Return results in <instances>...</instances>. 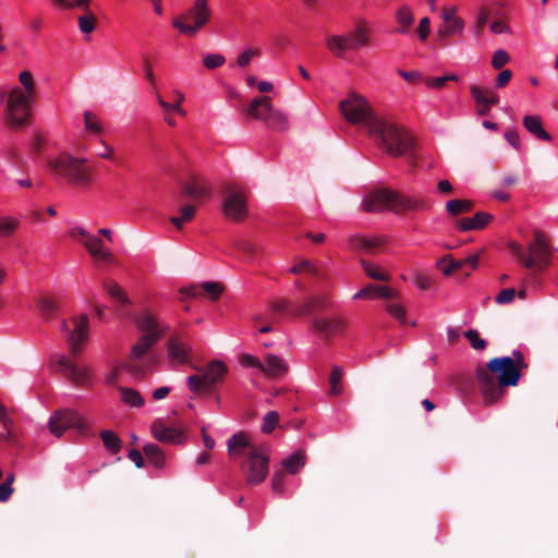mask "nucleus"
I'll return each instance as SVG.
<instances>
[{
  "instance_id": "nucleus-1",
  "label": "nucleus",
  "mask_w": 558,
  "mask_h": 558,
  "mask_svg": "<svg viewBox=\"0 0 558 558\" xmlns=\"http://www.w3.org/2000/svg\"><path fill=\"white\" fill-rule=\"evenodd\" d=\"M477 380L486 404L497 402L504 387L515 386L521 377V371L512 365L508 356L490 360L485 368L477 369Z\"/></svg>"
},
{
  "instance_id": "nucleus-2",
  "label": "nucleus",
  "mask_w": 558,
  "mask_h": 558,
  "mask_svg": "<svg viewBox=\"0 0 558 558\" xmlns=\"http://www.w3.org/2000/svg\"><path fill=\"white\" fill-rule=\"evenodd\" d=\"M367 133L378 147L393 157L405 154L412 146V137L405 129L380 116L373 120Z\"/></svg>"
},
{
  "instance_id": "nucleus-3",
  "label": "nucleus",
  "mask_w": 558,
  "mask_h": 558,
  "mask_svg": "<svg viewBox=\"0 0 558 558\" xmlns=\"http://www.w3.org/2000/svg\"><path fill=\"white\" fill-rule=\"evenodd\" d=\"M0 101L5 105L7 121L13 128H21L31 117L35 98L22 93L20 86L15 85L8 93L0 94Z\"/></svg>"
},
{
  "instance_id": "nucleus-4",
  "label": "nucleus",
  "mask_w": 558,
  "mask_h": 558,
  "mask_svg": "<svg viewBox=\"0 0 558 558\" xmlns=\"http://www.w3.org/2000/svg\"><path fill=\"white\" fill-rule=\"evenodd\" d=\"M86 162L85 157L63 155L53 159L50 167L57 175L66 179L70 183L87 186L93 181V170L85 165Z\"/></svg>"
},
{
  "instance_id": "nucleus-5",
  "label": "nucleus",
  "mask_w": 558,
  "mask_h": 558,
  "mask_svg": "<svg viewBox=\"0 0 558 558\" xmlns=\"http://www.w3.org/2000/svg\"><path fill=\"white\" fill-rule=\"evenodd\" d=\"M211 16V9L208 0H194L192 7L177 19L172 25L181 34L195 36L199 29L208 24Z\"/></svg>"
},
{
  "instance_id": "nucleus-6",
  "label": "nucleus",
  "mask_w": 558,
  "mask_h": 558,
  "mask_svg": "<svg viewBox=\"0 0 558 558\" xmlns=\"http://www.w3.org/2000/svg\"><path fill=\"white\" fill-rule=\"evenodd\" d=\"M239 363L242 367L254 368L270 378H281L289 372L288 362L280 355L268 353L264 362L251 353H242L239 356Z\"/></svg>"
},
{
  "instance_id": "nucleus-7",
  "label": "nucleus",
  "mask_w": 558,
  "mask_h": 558,
  "mask_svg": "<svg viewBox=\"0 0 558 558\" xmlns=\"http://www.w3.org/2000/svg\"><path fill=\"white\" fill-rule=\"evenodd\" d=\"M340 109L350 123L361 124L366 131L371 128L373 120L378 118V114L372 110L368 101L355 93H351L340 102Z\"/></svg>"
},
{
  "instance_id": "nucleus-8",
  "label": "nucleus",
  "mask_w": 558,
  "mask_h": 558,
  "mask_svg": "<svg viewBox=\"0 0 558 558\" xmlns=\"http://www.w3.org/2000/svg\"><path fill=\"white\" fill-rule=\"evenodd\" d=\"M60 330L64 333L71 354L78 355L88 339L89 318L86 314L73 318V329H70L69 324L63 319L60 323Z\"/></svg>"
},
{
  "instance_id": "nucleus-9",
  "label": "nucleus",
  "mask_w": 558,
  "mask_h": 558,
  "mask_svg": "<svg viewBox=\"0 0 558 558\" xmlns=\"http://www.w3.org/2000/svg\"><path fill=\"white\" fill-rule=\"evenodd\" d=\"M529 254L525 255L523 266L526 268H537L544 270L551 263L553 250L546 235L536 231L534 240L529 244Z\"/></svg>"
},
{
  "instance_id": "nucleus-10",
  "label": "nucleus",
  "mask_w": 558,
  "mask_h": 558,
  "mask_svg": "<svg viewBox=\"0 0 558 558\" xmlns=\"http://www.w3.org/2000/svg\"><path fill=\"white\" fill-rule=\"evenodd\" d=\"M226 218L241 221L248 215L247 195L240 186H229L221 206Z\"/></svg>"
},
{
  "instance_id": "nucleus-11",
  "label": "nucleus",
  "mask_w": 558,
  "mask_h": 558,
  "mask_svg": "<svg viewBox=\"0 0 558 558\" xmlns=\"http://www.w3.org/2000/svg\"><path fill=\"white\" fill-rule=\"evenodd\" d=\"M50 433L60 438L68 429L83 432L85 424L80 413L71 409H61L54 411L48 421Z\"/></svg>"
},
{
  "instance_id": "nucleus-12",
  "label": "nucleus",
  "mask_w": 558,
  "mask_h": 558,
  "mask_svg": "<svg viewBox=\"0 0 558 558\" xmlns=\"http://www.w3.org/2000/svg\"><path fill=\"white\" fill-rule=\"evenodd\" d=\"M269 453L266 447L252 448L247 452L246 482L250 485H258L265 481L269 468Z\"/></svg>"
},
{
  "instance_id": "nucleus-13",
  "label": "nucleus",
  "mask_w": 558,
  "mask_h": 558,
  "mask_svg": "<svg viewBox=\"0 0 558 558\" xmlns=\"http://www.w3.org/2000/svg\"><path fill=\"white\" fill-rule=\"evenodd\" d=\"M167 359L178 365L190 363L193 345L185 332H173L166 344Z\"/></svg>"
},
{
  "instance_id": "nucleus-14",
  "label": "nucleus",
  "mask_w": 558,
  "mask_h": 558,
  "mask_svg": "<svg viewBox=\"0 0 558 558\" xmlns=\"http://www.w3.org/2000/svg\"><path fill=\"white\" fill-rule=\"evenodd\" d=\"M50 364L56 372L63 374L75 384H86L90 377V371L87 366L74 364L63 354L53 355Z\"/></svg>"
},
{
  "instance_id": "nucleus-15",
  "label": "nucleus",
  "mask_w": 558,
  "mask_h": 558,
  "mask_svg": "<svg viewBox=\"0 0 558 558\" xmlns=\"http://www.w3.org/2000/svg\"><path fill=\"white\" fill-rule=\"evenodd\" d=\"M133 320L136 329L141 331L142 335H148L153 338L156 337V341H159L169 330V325L158 319L148 310H143Z\"/></svg>"
},
{
  "instance_id": "nucleus-16",
  "label": "nucleus",
  "mask_w": 558,
  "mask_h": 558,
  "mask_svg": "<svg viewBox=\"0 0 558 558\" xmlns=\"http://www.w3.org/2000/svg\"><path fill=\"white\" fill-rule=\"evenodd\" d=\"M397 193L389 190H377L367 194L362 206L365 211L375 213L396 208Z\"/></svg>"
},
{
  "instance_id": "nucleus-17",
  "label": "nucleus",
  "mask_w": 558,
  "mask_h": 558,
  "mask_svg": "<svg viewBox=\"0 0 558 558\" xmlns=\"http://www.w3.org/2000/svg\"><path fill=\"white\" fill-rule=\"evenodd\" d=\"M441 17L445 25L438 28V35L441 37L461 35L464 31V21L458 15L456 5L445 7L441 11Z\"/></svg>"
},
{
  "instance_id": "nucleus-18",
  "label": "nucleus",
  "mask_w": 558,
  "mask_h": 558,
  "mask_svg": "<svg viewBox=\"0 0 558 558\" xmlns=\"http://www.w3.org/2000/svg\"><path fill=\"white\" fill-rule=\"evenodd\" d=\"M150 430L154 437L160 442L180 445L185 440L182 430L166 425L161 418L151 423Z\"/></svg>"
},
{
  "instance_id": "nucleus-19",
  "label": "nucleus",
  "mask_w": 558,
  "mask_h": 558,
  "mask_svg": "<svg viewBox=\"0 0 558 558\" xmlns=\"http://www.w3.org/2000/svg\"><path fill=\"white\" fill-rule=\"evenodd\" d=\"M344 322L338 316H319L313 320V329L325 338L342 332Z\"/></svg>"
},
{
  "instance_id": "nucleus-20",
  "label": "nucleus",
  "mask_w": 558,
  "mask_h": 558,
  "mask_svg": "<svg viewBox=\"0 0 558 558\" xmlns=\"http://www.w3.org/2000/svg\"><path fill=\"white\" fill-rule=\"evenodd\" d=\"M272 107L274 106L268 96L256 97L251 101L247 108V113L254 119L265 123L271 113Z\"/></svg>"
},
{
  "instance_id": "nucleus-21",
  "label": "nucleus",
  "mask_w": 558,
  "mask_h": 558,
  "mask_svg": "<svg viewBox=\"0 0 558 558\" xmlns=\"http://www.w3.org/2000/svg\"><path fill=\"white\" fill-rule=\"evenodd\" d=\"M428 207V203L418 196L397 194L396 213L401 210H427Z\"/></svg>"
},
{
  "instance_id": "nucleus-22",
  "label": "nucleus",
  "mask_w": 558,
  "mask_h": 558,
  "mask_svg": "<svg viewBox=\"0 0 558 558\" xmlns=\"http://www.w3.org/2000/svg\"><path fill=\"white\" fill-rule=\"evenodd\" d=\"M82 244L90 255L100 260L109 262L112 257L110 251L105 247L104 241L97 235L89 234Z\"/></svg>"
},
{
  "instance_id": "nucleus-23",
  "label": "nucleus",
  "mask_w": 558,
  "mask_h": 558,
  "mask_svg": "<svg viewBox=\"0 0 558 558\" xmlns=\"http://www.w3.org/2000/svg\"><path fill=\"white\" fill-rule=\"evenodd\" d=\"M326 47L337 58H343L347 51L352 50L350 38L345 34L327 36Z\"/></svg>"
},
{
  "instance_id": "nucleus-24",
  "label": "nucleus",
  "mask_w": 558,
  "mask_h": 558,
  "mask_svg": "<svg viewBox=\"0 0 558 558\" xmlns=\"http://www.w3.org/2000/svg\"><path fill=\"white\" fill-rule=\"evenodd\" d=\"M157 342L156 337L153 338L148 335H141L131 348L130 359L134 361H142Z\"/></svg>"
},
{
  "instance_id": "nucleus-25",
  "label": "nucleus",
  "mask_w": 558,
  "mask_h": 558,
  "mask_svg": "<svg viewBox=\"0 0 558 558\" xmlns=\"http://www.w3.org/2000/svg\"><path fill=\"white\" fill-rule=\"evenodd\" d=\"M227 446L229 453L233 457L244 456L247 449L251 451L252 448H255L251 446L248 436L244 433L234 434L228 439Z\"/></svg>"
},
{
  "instance_id": "nucleus-26",
  "label": "nucleus",
  "mask_w": 558,
  "mask_h": 558,
  "mask_svg": "<svg viewBox=\"0 0 558 558\" xmlns=\"http://www.w3.org/2000/svg\"><path fill=\"white\" fill-rule=\"evenodd\" d=\"M184 193L195 199L203 198L210 194V184L205 179L191 178L184 185Z\"/></svg>"
},
{
  "instance_id": "nucleus-27",
  "label": "nucleus",
  "mask_w": 558,
  "mask_h": 558,
  "mask_svg": "<svg viewBox=\"0 0 558 558\" xmlns=\"http://www.w3.org/2000/svg\"><path fill=\"white\" fill-rule=\"evenodd\" d=\"M492 219H493L492 215H489L487 213L480 211V213L475 214L473 217L464 218V219L460 220L457 225V228L460 231L478 230V229H483L484 227H486L492 221Z\"/></svg>"
},
{
  "instance_id": "nucleus-28",
  "label": "nucleus",
  "mask_w": 558,
  "mask_h": 558,
  "mask_svg": "<svg viewBox=\"0 0 558 558\" xmlns=\"http://www.w3.org/2000/svg\"><path fill=\"white\" fill-rule=\"evenodd\" d=\"M227 374V366L222 361L214 360L204 369L203 375L207 386L221 381Z\"/></svg>"
},
{
  "instance_id": "nucleus-29",
  "label": "nucleus",
  "mask_w": 558,
  "mask_h": 558,
  "mask_svg": "<svg viewBox=\"0 0 558 558\" xmlns=\"http://www.w3.org/2000/svg\"><path fill=\"white\" fill-rule=\"evenodd\" d=\"M524 128L536 138L545 142H550L551 136L543 128L542 119L536 114H526L523 118Z\"/></svg>"
},
{
  "instance_id": "nucleus-30",
  "label": "nucleus",
  "mask_w": 558,
  "mask_h": 558,
  "mask_svg": "<svg viewBox=\"0 0 558 558\" xmlns=\"http://www.w3.org/2000/svg\"><path fill=\"white\" fill-rule=\"evenodd\" d=\"M349 243L352 248L361 250L365 253H373L381 244V239L378 236L355 234L350 236Z\"/></svg>"
},
{
  "instance_id": "nucleus-31",
  "label": "nucleus",
  "mask_w": 558,
  "mask_h": 558,
  "mask_svg": "<svg viewBox=\"0 0 558 558\" xmlns=\"http://www.w3.org/2000/svg\"><path fill=\"white\" fill-rule=\"evenodd\" d=\"M265 125L270 130L284 132L289 129L290 123L288 116L282 110L272 107L271 113L267 118Z\"/></svg>"
},
{
  "instance_id": "nucleus-32",
  "label": "nucleus",
  "mask_w": 558,
  "mask_h": 558,
  "mask_svg": "<svg viewBox=\"0 0 558 558\" xmlns=\"http://www.w3.org/2000/svg\"><path fill=\"white\" fill-rule=\"evenodd\" d=\"M396 20L400 25L397 32L399 34H408L414 22V14L411 8L407 4L401 5L396 12Z\"/></svg>"
},
{
  "instance_id": "nucleus-33",
  "label": "nucleus",
  "mask_w": 558,
  "mask_h": 558,
  "mask_svg": "<svg viewBox=\"0 0 558 558\" xmlns=\"http://www.w3.org/2000/svg\"><path fill=\"white\" fill-rule=\"evenodd\" d=\"M121 371L130 372L136 376H142L143 371L129 363H123L112 367L105 377V383L109 386H114L118 383Z\"/></svg>"
},
{
  "instance_id": "nucleus-34",
  "label": "nucleus",
  "mask_w": 558,
  "mask_h": 558,
  "mask_svg": "<svg viewBox=\"0 0 558 558\" xmlns=\"http://www.w3.org/2000/svg\"><path fill=\"white\" fill-rule=\"evenodd\" d=\"M345 36L350 38L352 50L365 47L371 41L369 32L361 25H356L355 28L351 33L345 34Z\"/></svg>"
},
{
  "instance_id": "nucleus-35",
  "label": "nucleus",
  "mask_w": 558,
  "mask_h": 558,
  "mask_svg": "<svg viewBox=\"0 0 558 558\" xmlns=\"http://www.w3.org/2000/svg\"><path fill=\"white\" fill-rule=\"evenodd\" d=\"M472 98L477 105L489 107L496 105L499 101V97L493 92H484L478 86L472 85L470 88Z\"/></svg>"
},
{
  "instance_id": "nucleus-36",
  "label": "nucleus",
  "mask_w": 558,
  "mask_h": 558,
  "mask_svg": "<svg viewBox=\"0 0 558 558\" xmlns=\"http://www.w3.org/2000/svg\"><path fill=\"white\" fill-rule=\"evenodd\" d=\"M144 454L149 463L160 469L165 464V456L160 447L156 444H146L143 448Z\"/></svg>"
},
{
  "instance_id": "nucleus-37",
  "label": "nucleus",
  "mask_w": 558,
  "mask_h": 558,
  "mask_svg": "<svg viewBox=\"0 0 558 558\" xmlns=\"http://www.w3.org/2000/svg\"><path fill=\"white\" fill-rule=\"evenodd\" d=\"M84 129L89 135H99L104 132L101 120L92 111L84 112Z\"/></svg>"
},
{
  "instance_id": "nucleus-38",
  "label": "nucleus",
  "mask_w": 558,
  "mask_h": 558,
  "mask_svg": "<svg viewBox=\"0 0 558 558\" xmlns=\"http://www.w3.org/2000/svg\"><path fill=\"white\" fill-rule=\"evenodd\" d=\"M282 466L290 474L298 473L305 464L304 453L295 451L281 462Z\"/></svg>"
},
{
  "instance_id": "nucleus-39",
  "label": "nucleus",
  "mask_w": 558,
  "mask_h": 558,
  "mask_svg": "<svg viewBox=\"0 0 558 558\" xmlns=\"http://www.w3.org/2000/svg\"><path fill=\"white\" fill-rule=\"evenodd\" d=\"M20 219L12 216H0V236L9 238L20 227Z\"/></svg>"
},
{
  "instance_id": "nucleus-40",
  "label": "nucleus",
  "mask_w": 558,
  "mask_h": 558,
  "mask_svg": "<svg viewBox=\"0 0 558 558\" xmlns=\"http://www.w3.org/2000/svg\"><path fill=\"white\" fill-rule=\"evenodd\" d=\"M473 203L468 199H451L446 203V210L451 216H458L472 209Z\"/></svg>"
},
{
  "instance_id": "nucleus-41",
  "label": "nucleus",
  "mask_w": 558,
  "mask_h": 558,
  "mask_svg": "<svg viewBox=\"0 0 558 558\" xmlns=\"http://www.w3.org/2000/svg\"><path fill=\"white\" fill-rule=\"evenodd\" d=\"M19 81L21 84L20 88H21L22 93L35 98L36 97V86H35V81H34V76H33L32 72L28 70L22 71L19 74Z\"/></svg>"
},
{
  "instance_id": "nucleus-42",
  "label": "nucleus",
  "mask_w": 558,
  "mask_h": 558,
  "mask_svg": "<svg viewBox=\"0 0 558 558\" xmlns=\"http://www.w3.org/2000/svg\"><path fill=\"white\" fill-rule=\"evenodd\" d=\"M40 314L46 318L50 319L53 314L58 311V303L57 301L47 295H43L37 301Z\"/></svg>"
},
{
  "instance_id": "nucleus-43",
  "label": "nucleus",
  "mask_w": 558,
  "mask_h": 558,
  "mask_svg": "<svg viewBox=\"0 0 558 558\" xmlns=\"http://www.w3.org/2000/svg\"><path fill=\"white\" fill-rule=\"evenodd\" d=\"M122 401L130 407H142L144 399L141 393L133 388H120Z\"/></svg>"
},
{
  "instance_id": "nucleus-44",
  "label": "nucleus",
  "mask_w": 558,
  "mask_h": 558,
  "mask_svg": "<svg viewBox=\"0 0 558 558\" xmlns=\"http://www.w3.org/2000/svg\"><path fill=\"white\" fill-rule=\"evenodd\" d=\"M196 208L192 205H185L180 209V216L171 217V222L178 228L181 229L183 225L194 217Z\"/></svg>"
},
{
  "instance_id": "nucleus-45",
  "label": "nucleus",
  "mask_w": 558,
  "mask_h": 558,
  "mask_svg": "<svg viewBox=\"0 0 558 558\" xmlns=\"http://www.w3.org/2000/svg\"><path fill=\"white\" fill-rule=\"evenodd\" d=\"M105 447L112 453H117L121 449V440L117 434L111 430H104L100 434Z\"/></svg>"
},
{
  "instance_id": "nucleus-46",
  "label": "nucleus",
  "mask_w": 558,
  "mask_h": 558,
  "mask_svg": "<svg viewBox=\"0 0 558 558\" xmlns=\"http://www.w3.org/2000/svg\"><path fill=\"white\" fill-rule=\"evenodd\" d=\"M105 289L108 292V294L117 302H120L122 304H128L130 302L125 292L122 290V288L118 283L112 282V281L106 282Z\"/></svg>"
},
{
  "instance_id": "nucleus-47",
  "label": "nucleus",
  "mask_w": 558,
  "mask_h": 558,
  "mask_svg": "<svg viewBox=\"0 0 558 558\" xmlns=\"http://www.w3.org/2000/svg\"><path fill=\"white\" fill-rule=\"evenodd\" d=\"M77 22L80 31L85 35H89L96 28V17L92 12L81 15Z\"/></svg>"
},
{
  "instance_id": "nucleus-48",
  "label": "nucleus",
  "mask_w": 558,
  "mask_h": 558,
  "mask_svg": "<svg viewBox=\"0 0 558 558\" xmlns=\"http://www.w3.org/2000/svg\"><path fill=\"white\" fill-rule=\"evenodd\" d=\"M448 81H458V75L451 73V74H447V75H444V76L426 77V78L423 80L425 85L428 88H432V89H440V88H442L445 86V83L448 82Z\"/></svg>"
},
{
  "instance_id": "nucleus-49",
  "label": "nucleus",
  "mask_w": 558,
  "mask_h": 558,
  "mask_svg": "<svg viewBox=\"0 0 558 558\" xmlns=\"http://www.w3.org/2000/svg\"><path fill=\"white\" fill-rule=\"evenodd\" d=\"M51 3L60 10H73L76 8H86L89 0H50Z\"/></svg>"
},
{
  "instance_id": "nucleus-50",
  "label": "nucleus",
  "mask_w": 558,
  "mask_h": 558,
  "mask_svg": "<svg viewBox=\"0 0 558 558\" xmlns=\"http://www.w3.org/2000/svg\"><path fill=\"white\" fill-rule=\"evenodd\" d=\"M226 63V58L221 53H208L203 58V64L208 70H215Z\"/></svg>"
},
{
  "instance_id": "nucleus-51",
  "label": "nucleus",
  "mask_w": 558,
  "mask_h": 558,
  "mask_svg": "<svg viewBox=\"0 0 558 558\" xmlns=\"http://www.w3.org/2000/svg\"><path fill=\"white\" fill-rule=\"evenodd\" d=\"M260 50L255 48H245L243 51L238 56L236 64L240 68L247 66L253 58L259 57Z\"/></svg>"
},
{
  "instance_id": "nucleus-52",
  "label": "nucleus",
  "mask_w": 558,
  "mask_h": 558,
  "mask_svg": "<svg viewBox=\"0 0 558 558\" xmlns=\"http://www.w3.org/2000/svg\"><path fill=\"white\" fill-rule=\"evenodd\" d=\"M343 376V368L335 366L330 374V393L339 395L341 392L340 381Z\"/></svg>"
},
{
  "instance_id": "nucleus-53",
  "label": "nucleus",
  "mask_w": 558,
  "mask_h": 558,
  "mask_svg": "<svg viewBox=\"0 0 558 558\" xmlns=\"http://www.w3.org/2000/svg\"><path fill=\"white\" fill-rule=\"evenodd\" d=\"M387 312L395 317L401 325L408 324L405 308L399 303H390L386 307Z\"/></svg>"
},
{
  "instance_id": "nucleus-54",
  "label": "nucleus",
  "mask_w": 558,
  "mask_h": 558,
  "mask_svg": "<svg viewBox=\"0 0 558 558\" xmlns=\"http://www.w3.org/2000/svg\"><path fill=\"white\" fill-rule=\"evenodd\" d=\"M279 423V414L277 411H269L263 418L262 430L266 434L271 433Z\"/></svg>"
},
{
  "instance_id": "nucleus-55",
  "label": "nucleus",
  "mask_w": 558,
  "mask_h": 558,
  "mask_svg": "<svg viewBox=\"0 0 558 558\" xmlns=\"http://www.w3.org/2000/svg\"><path fill=\"white\" fill-rule=\"evenodd\" d=\"M363 269L369 278L375 280L388 281L390 278L388 274L380 271L377 266L366 262L363 263Z\"/></svg>"
},
{
  "instance_id": "nucleus-56",
  "label": "nucleus",
  "mask_w": 558,
  "mask_h": 558,
  "mask_svg": "<svg viewBox=\"0 0 558 558\" xmlns=\"http://www.w3.org/2000/svg\"><path fill=\"white\" fill-rule=\"evenodd\" d=\"M464 337L470 341V344L473 349L484 350L486 348V340L482 339L476 330L470 329L465 331Z\"/></svg>"
},
{
  "instance_id": "nucleus-57",
  "label": "nucleus",
  "mask_w": 558,
  "mask_h": 558,
  "mask_svg": "<svg viewBox=\"0 0 558 558\" xmlns=\"http://www.w3.org/2000/svg\"><path fill=\"white\" fill-rule=\"evenodd\" d=\"M437 266L438 267H441L442 269V272L446 275V276H449L451 275V272L454 270V269H458V268H461L463 267L462 265V262L461 260H454V259H451L449 257H445L440 260L437 262Z\"/></svg>"
},
{
  "instance_id": "nucleus-58",
  "label": "nucleus",
  "mask_w": 558,
  "mask_h": 558,
  "mask_svg": "<svg viewBox=\"0 0 558 558\" xmlns=\"http://www.w3.org/2000/svg\"><path fill=\"white\" fill-rule=\"evenodd\" d=\"M510 60L508 52L505 49H498L494 52L492 59V66L496 70L501 69Z\"/></svg>"
},
{
  "instance_id": "nucleus-59",
  "label": "nucleus",
  "mask_w": 558,
  "mask_h": 558,
  "mask_svg": "<svg viewBox=\"0 0 558 558\" xmlns=\"http://www.w3.org/2000/svg\"><path fill=\"white\" fill-rule=\"evenodd\" d=\"M186 384H187V387L191 391L193 392H197L199 391L202 388H206L208 387L206 381H205V378H204V375H192V376H189L186 378Z\"/></svg>"
},
{
  "instance_id": "nucleus-60",
  "label": "nucleus",
  "mask_w": 558,
  "mask_h": 558,
  "mask_svg": "<svg viewBox=\"0 0 558 558\" xmlns=\"http://www.w3.org/2000/svg\"><path fill=\"white\" fill-rule=\"evenodd\" d=\"M13 482V474H10L5 481L0 484V502H5L9 500L13 493V488L11 486Z\"/></svg>"
},
{
  "instance_id": "nucleus-61",
  "label": "nucleus",
  "mask_w": 558,
  "mask_h": 558,
  "mask_svg": "<svg viewBox=\"0 0 558 558\" xmlns=\"http://www.w3.org/2000/svg\"><path fill=\"white\" fill-rule=\"evenodd\" d=\"M203 289L211 300L218 299L222 293V287L218 282L206 281L203 283Z\"/></svg>"
},
{
  "instance_id": "nucleus-62",
  "label": "nucleus",
  "mask_w": 558,
  "mask_h": 558,
  "mask_svg": "<svg viewBox=\"0 0 558 558\" xmlns=\"http://www.w3.org/2000/svg\"><path fill=\"white\" fill-rule=\"evenodd\" d=\"M514 296H515V290L510 288V289H504L501 290L497 296H496V302L498 304H508V303H511L513 300H514Z\"/></svg>"
},
{
  "instance_id": "nucleus-63",
  "label": "nucleus",
  "mask_w": 558,
  "mask_h": 558,
  "mask_svg": "<svg viewBox=\"0 0 558 558\" xmlns=\"http://www.w3.org/2000/svg\"><path fill=\"white\" fill-rule=\"evenodd\" d=\"M412 281L420 290H427L432 286V280L423 274H414Z\"/></svg>"
},
{
  "instance_id": "nucleus-64",
  "label": "nucleus",
  "mask_w": 558,
  "mask_h": 558,
  "mask_svg": "<svg viewBox=\"0 0 558 558\" xmlns=\"http://www.w3.org/2000/svg\"><path fill=\"white\" fill-rule=\"evenodd\" d=\"M286 474L282 471H276L272 476L271 486L274 492L282 493L284 485Z\"/></svg>"
}]
</instances>
